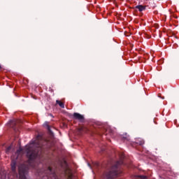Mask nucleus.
<instances>
[{
	"label": "nucleus",
	"mask_w": 179,
	"mask_h": 179,
	"mask_svg": "<svg viewBox=\"0 0 179 179\" xmlns=\"http://www.w3.org/2000/svg\"><path fill=\"white\" fill-rule=\"evenodd\" d=\"M48 141L45 140H38L37 138L36 141H32L29 145H26L24 149L19 148L16 153L15 157L12 156L11 162V174L13 175V178H17V173H16V160L20 157H22L23 153H27V157H28V164L31 167H33V163L34 162V159L36 157H41L43 152H44V145H47Z\"/></svg>",
	"instance_id": "nucleus-1"
},
{
	"label": "nucleus",
	"mask_w": 179,
	"mask_h": 179,
	"mask_svg": "<svg viewBox=\"0 0 179 179\" xmlns=\"http://www.w3.org/2000/svg\"><path fill=\"white\" fill-rule=\"evenodd\" d=\"M28 170L29 169L24 164H21L18 166L20 179H27L26 178V174H27ZM44 174L45 176H43V179H59L58 176H57V173H55V171H52L50 166L48 167L46 171H44ZM65 174L67 179H73V176L71 170H66Z\"/></svg>",
	"instance_id": "nucleus-2"
},
{
	"label": "nucleus",
	"mask_w": 179,
	"mask_h": 179,
	"mask_svg": "<svg viewBox=\"0 0 179 179\" xmlns=\"http://www.w3.org/2000/svg\"><path fill=\"white\" fill-rule=\"evenodd\" d=\"M124 162L122 160L117 162L115 164L110 165L109 168H107L106 171L103 174V177L105 179H114L117 178V177H120V175L122 174V170L120 166Z\"/></svg>",
	"instance_id": "nucleus-3"
},
{
	"label": "nucleus",
	"mask_w": 179,
	"mask_h": 179,
	"mask_svg": "<svg viewBox=\"0 0 179 179\" xmlns=\"http://www.w3.org/2000/svg\"><path fill=\"white\" fill-rule=\"evenodd\" d=\"M73 117L74 120H78V121H83L85 120V117H83V115L78 113H74L73 115Z\"/></svg>",
	"instance_id": "nucleus-4"
},
{
	"label": "nucleus",
	"mask_w": 179,
	"mask_h": 179,
	"mask_svg": "<svg viewBox=\"0 0 179 179\" xmlns=\"http://www.w3.org/2000/svg\"><path fill=\"white\" fill-rule=\"evenodd\" d=\"M78 131L82 134V132H84L85 134L89 132V129H87L85 126H82L78 129Z\"/></svg>",
	"instance_id": "nucleus-5"
},
{
	"label": "nucleus",
	"mask_w": 179,
	"mask_h": 179,
	"mask_svg": "<svg viewBox=\"0 0 179 179\" xmlns=\"http://www.w3.org/2000/svg\"><path fill=\"white\" fill-rule=\"evenodd\" d=\"M135 8L136 9H138L139 12H143V10L146 9V6L142 5L136 6Z\"/></svg>",
	"instance_id": "nucleus-6"
},
{
	"label": "nucleus",
	"mask_w": 179,
	"mask_h": 179,
	"mask_svg": "<svg viewBox=\"0 0 179 179\" xmlns=\"http://www.w3.org/2000/svg\"><path fill=\"white\" fill-rule=\"evenodd\" d=\"M56 103L58 104L61 108H65V103H64V102L57 100Z\"/></svg>",
	"instance_id": "nucleus-7"
},
{
	"label": "nucleus",
	"mask_w": 179,
	"mask_h": 179,
	"mask_svg": "<svg viewBox=\"0 0 179 179\" xmlns=\"http://www.w3.org/2000/svg\"><path fill=\"white\" fill-rule=\"evenodd\" d=\"M1 179H10V178H8L5 173H3V175L1 174Z\"/></svg>",
	"instance_id": "nucleus-8"
},
{
	"label": "nucleus",
	"mask_w": 179,
	"mask_h": 179,
	"mask_svg": "<svg viewBox=\"0 0 179 179\" xmlns=\"http://www.w3.org/2000/svg\"><path fill=\"white\" fill-rule=\"evenodd\" d=\"M12 150V146H9L6 148V153H9V152H10V150Z\"/></svg>",
	"instance_id": "nucleus-9"
},
{
	"label": "nucleus",
	"mask_w": 179,
	"mask_h": 179,
	"mask_svg": "<svg viewBox=\"0 0 179 179\" xmlns=\"http://www.w3.org/2000/svg\"><path fill=\"white\" fill-rule=\"evenodd\" d=\"M47 129L50 134H52V131H51V129L50 128V126L48 124H47Z\"/></svg>",
	"instance_id": "nucleus-10"
},
{
	"label": "nucleus",
	"mask_w": 179,
	"mask_h": 179,
	"mask_svg": "<svg viewBox=\"0 0 179 179\" xmlns=\"http://www.w3.org/2000/svg\"><path fill=\"white\" fill-rule=\"evenodd\" d=\"M139 178H141V179H147L148 177L145 176H139Z\"/></svg>",
	"instance_id": "nucleus-11"
},
{
	"label": "nucleus",
	"mask_w": 179,
	"mask_h": 179,
	"mask_svg": "<svg viewBox=\"0 0 179 179\" xmlns=\"http://www.w3.org/2000/svg\"><path fill=\"white\" fill-rule=\"evenodd\" d=\"M143 141H141L140 143H139V145H143Z\"/></svg>",
	"instance_id": "nucleus-12"
},
{
	"label": "nucleus",
	"mask_w": 179,
	"mask_h": 179,
	"mask_svg": "<svg viewBox=\"0 0 179 179\" xmlns=\"http://www.w3.org/2000/svg\"><path fill=\"white\" fill-rule=\"evenodd\" d=\"M0 69H1V65H0Z\"/></svg>",
	"instance_id": "nucleus-13"
}]
</instances>
